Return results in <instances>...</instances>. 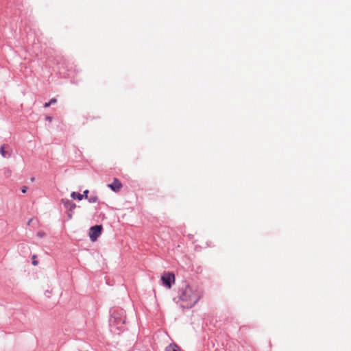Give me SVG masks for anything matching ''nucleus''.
I'll use <instances>...</instances> for the list:
<instances>
[{"mask_svg":"<svg viewBox=\"0 0 351 351\" xmlns=\"http://www.w3.org/2000/svg\"><path fill=\"white\" fill-rule=\"evenodd\" d=\"M46 120L48 121L49 122H51L52 121V118L51 117H47Z\"/></svg>","mask_w":351,"mask_h":351,"instance_id":"dca6fc26","label":"nucleus"},{"mask_svg":"<svg viewBox=\"0 0 351 351\" xmlns=\"http://www.w3.org/2000/svg\"><path fill=\"white\" fill-rule=\"evenodd\" d=\"M36 255H34L32 256V264L34 265H38V261L36 260Z\"/></svg>","mask_w":351,"mask_h":351,"instance_id":"9b49d317","label":"nucleus"},{"mask_svg":"<svg viewBox=\"0 0 351 351\" xmlns=\"http://www.w3.org/2000/svg\"><path fill=\"white\" fill-rule=\"evenodd\" d=\"M62 202L63 203L64 207L69 210L68 217L69 219L72 217V213L75 208H76V204L73 202L69 199H62Z\"/></svg>","mask_w":351,"mask_h":351,"instance_id":"20e7f679","label":"nucleus"},{"mask_svg":"<svg viewBox=\"0 0 351 351\" xmlns=\"http://www.w3.org/2000/svg\"><path fill=\"white\" fill-rule=\"evenodd\" d=\"M102 230L101 225H96L93 226L90 229L89 237L92 241H95L99 236L101 234Z\"/></svg>","mask_w":351,"mask_h":351,"instance_id":"7ed1b4c3","label":"nucleus"},{"mask_svg":"<svg viewBox=\"0 0 351 351\" xmlns=\"http://www.w3.org/2000/svg\"><path fill=\"white\" fill-rule=\"evenodd\" d=\"M161 280L167 289H171V284L175 282V275L171 272H166L161 276Z\"/></svg>","mask_w":351,"mask_h":351,"instance_id":"f03ea898","label":"nucleus"},{"mask_svg":"<svg viewBox=\"0 0 351 351\" xmlns=\"http://www.w3.org/2000/svg\"><path fill=\"white\" fill-rule=\"evenodd\" d=\"M88 190H85L84 192H83V194L84 195V197H85L86 199H88Z\"/></svg>","mask_w":351,"mask_h":351,"instance_id":"f8f14e48","label":"nucleus"},{"mask_svg":"<svg viewBox=\"0 0 351 351\" xmlns=\"http://www.w3.org/2000/svg\"><path fill=\"white\" fill-rule=\"evenodd\" d=\"M37 237L39 238H43L46 236V233L44 231H38L36 234Z\"/></svg>","mask_w":351,"mask_h":351,"instance_id":"9d476101","label":"nucleus"},{"mask_svg":"<svg viewBox=\"0 0 351 351\" xmlns=\"http://www.w3.org/2000/svg\"><path fill=\"white\" fill-rule=\"evenodd\" d=\"M202 291L197 286L185 285L180 288L178 298L184 308H191L200 300Z\"/></svg>","mask_w":351,"mask_h":351,"instance_id":"f257e3e1","label":"nucleus"},{"mask_svg":"<svg viewBox=\"0 0 351 351\" xmlns=\"http://www.w3.org/2000/svg\"><path fill=\"white\" fill-rule=\"evenodd\" d=\"M165 351H181V348L175 343H171L166 347Z\"/></svg>","mask_w":351,"mask_h":351,"instance_id":"423d86ee","label":"nucleus"},{"mask_svg":"<svg viewBox=\"0 0 351 351\" xmlns=\"http://www.w3.org/2000/svg\"><path fill=\"white\" fill-rule=\"evenodd\" d=\"M51 104H49V102H47V103H45V105H44V107L45 108H48L51 106Z\"/></svg>","mask_w":351,"mask_h":351,"instance_id":"4468645a","label":"nucleus"},{"mask_svg":"<svg viewBox=\"0 0 351 351\" xmlns=\"http://www.w3.org/2000/svg\"><path fill=\"white\" fill-rule=\"evenodd\" d=\"M7 147H8V146L7 145H3L0 148V153H1V156L4 158H7L10 156V154L5 150V149Z\"/></svg>","mask_w":351,"mask_h":351,"instance_id":"0eeeda50","label":"nucleus"},{"mask_svg":"<svg viewBox=\"0 0 351 351\" xmlns=\"http://www.w3.org/2000/svg\"><path fill=\"white\" fill-rule=\"evenodd\" d=\"M71 197L73 198V199H77L78 200H82L84 197V195H82L80 193H77L76 192H73L71 194Z\"/></svg>","mask_w":351,"mask_h":351,"instance_id":"6e6552de","label":"nucleus"},{"mask_svg":"<svg viewBox=\"0 0 351 351\" xmlns=\"http://www.w3.org/2000/svg\"><path fill=\"white\" fill-rule=\"evenodd\" d=\"M88 202L90 203H95L97 202L98 197L97 196H90L89 198H88Z\"/></svg>","mask_w":351,"mask_h":351,"instance_id":"1a4fd4ad","label":"nucleus"},{"mask_svg":"<svg viewBox=\"0 0 351 351\" xmlns=\"http://www.w3.org/2000/svg\"><path fill=\"white\" fill-rule=\"evenodd\" d=\"M26 191H27L26 186L23 187L21 189L22 193H26Z\"/></svg>","mask_w":351,"mask_h":351,"instance_id":"2eb2a0df","label":"nucleus"},{"mask_svg":"<svg viewBox=\"0 0 351 351\" xmlns=\"http://www.w3.org/2000/svg\"><path fill=\"white\" fill-rule=\"evenodd\" d=\"M56 101H57L56 99L52 98L50 99V101L49 102V104H53L56 103Z\"/></svg>","mask_w":351,"mask_h":351,"instance_id":"ddd939ff","label":"nucleus"},{"mask_svg":"<svg viewBox=\"0 0 351 351\" xmlns=\"http://www.w3.org/2000/svg\"><path fill=\"white\" fill-rule=\"evenodd\" d=\"M108 186L113 191L119 192L122 187V184L118 179L115 178L114 182L112 184H108Z\"/></svg>","mask_w":351,"mask_h":351,"instance_id":"39448f33","label":"nucleus"}]
</instances>
